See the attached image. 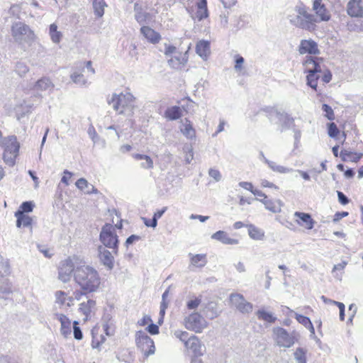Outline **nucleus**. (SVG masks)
Here are the masks:
<instances>
[{
    "mask_svg": "<svg viewBox=\"0 0 363 363\" xmlns=\"http://www.w3.org/2000/svg\"><path fill=\"white\" fill-rule=\"evenodd\" d=\"M74 279L85 293L96 291L101 283L98 272L94 267L85 264L75 268Z\"/></svg>",
    "mask_w": 363,
    "mask_h": 363,
    "instance_id": "nucleus-1",
    "label": "nucleus"
},
{
    "mask_svg": "<svg viewBox=\"0 0 363 363\" xmlns=\"http://www.w3.org/2000/svg\"><path fill=\"white\" fill-rule=\"evenodd\" d=\"M135 98L130 92L120 94L118 95L114 94L110 99H108V104H111L113 108L118 111V114L131 116L133 114L135 108Z\"/></svg>",
    "mask_w": 363,
    "mask_h": 363,
    "instance_id": "nucleus-2",
    "label": "nucleus"
},
{
    "mask_svg": "<svg viewBox=\"0 0 363 363\" xmlns=\"http://www.w3.org/2000/svg\"><path fill=\"white\" fill-rule=\"evenodd\" d=\"M99 241L106 248L113 250L114 255H118L119 239L117 235L115 227L111 224L106 223L101 230L99 234Z\"/></svg>",
    "mask_w": 363,
    "mask_h": 363,
    "instance_id": "nucleus-3",
    "label": "nucleus"
},
{
    "mask_svg": "<svg viewBox=\"0 0 363 363\" xmlns=\"http://www.w3.org/2000/svg\"><path fill=\"white\" fill-rule=\"evenodd\" d=\"M0 146L4 149L3 154L4 162L10 167L13 166L20 148L16 137L11 135L4 138L0 141Z\"/></svg>",
    "mask_w": 363,
    "mask_h": 363,
    "instance_id": "nucleus-4",
    "label": "nucleus"
},
{
    "mask_svg": "<svg viewBox=\"0 0 363 363\" xmlns=\"http://www.w3.org/2000/svg\"><path fill=\"white\" fill-rule=\"evenodd\" d=\"M291 12L288 14L290 23H316L315 15L302 2H299Z\"/></svg>",
    "mask_w": 363,
    "mask_h": 363,
    "instance_id": "nucleus-5",
    "label": "nucleus"
},
{
    "mask_svg": "<svg viewBox=\"0 0 363 363\" xmlns=\"http://www.w3.org/2000/svg\"><path fill=\"white\" fill-rule=\"evenodd\" d=\"M135 342L137 347L145 355L149 356L155 353V347L154 342L144 331L140 330L136 333Z\"/></svg>",
    "mask_w": 363,
    "mask_h": 363,
    "instance_id": "nucleus-6",
    "label": "nucleus"
},
{
    "mask_svg": "<svg viewBox=\"0 0 363 363\" xmlns=\"http://www.w3.org/2000/svg\"><path fill=\"white\" fill-rule=\"evenodd\" d=\"M12 34L15 40L19 43H29L34 38L33 30L26 24H13Z\"/></svg>",
    "mask_w": 363,
    "mask_h": 363,
    "instance_id": "nucleus-7",
    "label": "nucleus"
},
{
    "mask_svg": "<svg viewBox=\"0 0 363 363\" xmlns=\"http://www.w3.org/2000/svg\"><path fill=\"white\" fill-rule=\"evenodd\" d=\"M268 117L272 122H274L280 125L281 132L284 130L289 129L291 125L294 123V118L290 117L289 114L274 108L271 109Z\"/></svg>",
    "mask_w": 363,
    "mask_h": 363,
    "instance_id": "nucleus-8",
    "label": "nucleus"
},
{
    "mask_svg": "<svg viewBox=\"0 0 363 363\" xmlns=\"http://www.w3.org/2000/svg\"><path fill=\"white\" fill-rule=\"evenodd\" d=\"M274 338L278 346L282 347H291L295 342L293 334H289L286 329L277 327L273 329Z\"/></svg>",
    "mask_w": 363,
    "mask_h": 363,
    "instance_id": "nucleus-9",
    "label": "nucleus"
},
{
    "mask_svg": "<svg viewBox=\"0 0 363 363\" xmlns=\"http://www.w3.org/2000/svg\"><path fill=\"white\" fill-rule=\"evenodd\" d=\"M115 256L113 250L110 251L104 246L97 247V257L100 263L108 270H112L114 267Z\"/></svg>",
    "mask_w": 363,
    "mask_h": 363,
    "instance_id": "nucleus-10",
    "label": "nucleus"
},
{
    "mask_svg": "<svg viewBox=\"0 0 363 363\" xmlns=\"http://www.w3.org/2000/svg\"><path fill=\"white\" fill-rule=\"evenodd\" d=\"M184 320L186 328L196 333H201L206 326V320L198 313H191Z\"/></svg>",
    "mask_w": 363,
    "mask_h": 363,
    "instance_id": "nucleus-11",
    "label": "nucleus"
},
{
    "mask_svg": "<svg viewBox=\"0 0 363 363\" xmlns=\"http://www.w3.org/2000/svg\"><path fill=\"white\" fill-rule=\"evenodd\" d=\"M230 301L242 313H249L252 311V304L247 301L243 295L240 294H231L230 295Z\"/></svg>",
    "mask_w": 363,
    "mask_h": 363,
    "instance_id": "nucleus-12",
    "label": "nucleus"
},
{
    "mask_svg": "<svg viewBox=\"0 0 363 363\" xmlns=\"http://www.w3.org/2000/svg\"><path fill=\"white\" fill-rule=\"evenodd\" d=\"M75 268L73 267L72 262L70 259H65L60 262L58 269V278L62 282L66 283L71 279L72 274L74 273Z\"/></svg>",
    "mask_w": 363,
    "mask_h": 363,
    "instance_id": "nucleus-13",
    "label": "nucleus"
},
{
    "mask_svg": "<svg viewBox=\"0 0 363 363\" xmlns=\"http://www.w3.org/2000/svg\"><path fill=\"white\" fill-rule=\"evenodd\" d=\"M185 347L191 352L195 358L202 356L206 351L204 345H202L199 338L195 335H191L186 341Z\"/></svg>",
    "mask_w": 363,
    "mask_h": 363,
    "instance_id": "nucleus-14",
    "label": "nucleus"
},
{
    "mask_svg": "<svg viewBox=\"0 0 363 363\" xmlns=\"http://www.w3.org/2000/svg\"><path fill=\"white\" fill-rule=\"evenodd\" d=\"M323 62V59L322 57L306 56L303 62L306 67L304 72H313L315 74H320L323 72L320 65Z\"/></svg>",
    "mask_w": 363,
    "mask_h": 363,
    "instance_id": "nucleus-15",
    "label": "nucleus"
},
{
    "mask_svg": "<svg viewBox=\"0 0 363 363\" xmlns=\"http://www.w3.org/2000/svg\"><path fill=\"white\" fill-rule=\"evenodd\" d=\"M298 52L301 55L308 53L316 55L320 53L318 44L313 40H302L299 45Z\"/></svg>",
    "mask_w": 363,
    "mask_h": 363,
    "instance_id": "nucleus-16",
    "label": "nucleus"
},
{
    "mask_svg": "<svg viewBox=\"0 0 363 363\" xmlns=\"http://www.w3.org/2000/svg\"><path fill=\"white\" fill-rule=\"evenodd\" d=\"M323 0H314L313 10L315 11V17L319 18L321 21H328L330 19V13L323 4Z\"/></svg>",
    "mask_w": 363,
    "mask_h": 363,
    "instance_id": "nucleus-17",
    "label": "nucleus"
},
{
    "mask_svg": "<svg viewBox=\"0 0 363 363\" xmlns=\"http://www.w3.org/2000/svg\"><path fill=\"white\" fill-rule=\"evenodd\" d=\"M140 33L147 41L152 44L158 43L161 39L160 34L148 26L141 27Z\"/></svg>",
    "mask_w": 363,
    "mask_h": 363,
    "instance_id": "nucleus-18",
    "label": "nucleus"
},
{
    "mask_svg": "<svg viewBox=\"0 0 363 363\" xmlns=\"http://www.w3.org/2000/svg\"><path fill=\"white\" fill-rule=\"evenodd\" d=\"M347 13L352 17H363L362 0H350L347 4Z\"/></svg>",
    "mask_w": 363,
    "mask_h": 363,
    "instance_id": "nucleus-19",
    "label": "nucleus"
},
{
    "mask_svg": "<svg viewBox=\"0 0 363 363\" xmlns=\"http://www.w3.org/2000/svg\"><path fill=\"white\" fill-rule=\"evenodd\" d=\"M196 54L203 60H207L211 54L210 42L199 40L196 45Z\"/></svg>",
    "mask_w": 363,
    "mask_h": 363,
    "instance_id": "nucleus-20",
    "label": "nucleus"
},
{
    "mask_svg": "<svg viewBox=\"0 0 363 363\" xmlns=\"http://www.w3.org/2000/svg\"><path fill=\"white\" fill-rule=\"evenodd\" d=\"M294 216L301 221V223L298 221V224L304 226L306 229L311 230L313 228L315 221L309 213L296 211L294 213Z\"/></svg>",
    "mask_w": 363,
    "mask_h": 363,
    "instance_id": "nucleus-21",
    "label": "nucleus"
},
{
    "mask_svg": "<svg viewBox=\"0 0 363 363\" xmlns=\"http://www.w3.org/2000/svg\"><path fill=\"white\" fill-rule=\"evenodd\" d=\"M211 238L218 240L225 245H237L238 240L230 238L228 237V233L223 230H218L211 235Z\"/></svg>",
    "mask_w": 363,
    "mask_h": 363,
    "instance_id": "nucleus-22",
    "label": "nucleus"
},
{
    "mask_svg": "<svg viewBox=\"0 0 363 363\" xmlns=\"http://www.w3.org/2000/svg\"><path fill=\"white\" fill-rule=\"evenodd\" d=\"M54 84L48 77H42L38 79L34 86V89L37 91H52L54 89Z\"/></svg>",
    "mask_w": 363,
    "mask_h": 363,
    "instance_id": "nucleus-23",
    "label": "nucleus"
},
{
    "mask_svg": "<svg viewBox=\"0 0 363 363\" xmlns=\"http://www.w3.org/2000/svg\"><path fill=\"white\" fill-rule=\"evenodd\" d=\"M5 21L9 23H20L18 20L21 19V8L18 5H13L7 11L4 17Z\"/></svg>",
    "mask_w": 363,
    "mask_h": 363,
    "instance_id": "nucleus-24",
    "label": "nucleus"
},
{
    "mask_svg": "<svg viewBox=\"0 0 363 363\" xmlns=\"http://www.w3.org/2000/svg\"><path fill=\"white\" fill-rule=\"evenodd\" d=\"M75 185L79 189L83 191L85 194H91L98 193V190L91 184H89L84 178L79 179L76 182Z\"/></svg>",
    "mask_w": 363,
    "mask_h": 363,
    "instance_id": "nucleus-25",
    "label": "nucleus"
},
{
    "mask_svg": "<svg viewBox=\"0 0 363 363\" xmlns=\"http://www.w3.org/2000/svg\"><path fill=\"white\" fill-rule=\"evenodd\" d=\"M189 49V48H188ZM188 52L187 50L184 55L179 56H175L168 60V64L170 67L174 69L180 68L181 65H184L188 61Z\"/></svg>",
    "mask_w": 363,
    "mask_h": 363,
    "instance_id": "nucleus-26",
    "label": "nucleus"
},
{
    "mask_svg": "<svg viewBox=\"0 0 363 363\" xmlns=\"http://www.w3.org/2000/svg\"><path fill=\"white\" fill-rule=\"evenodd\" d=\"M15 217L16 218V226L18 228L31 226L32 218L29 216L23 214V212L16 211Z\"/></svg>",
    "mask_w": 363,
    "mask_h": 363,
    "instance_id": "nucleus-27",
    "label": "nucleus"
},
{
    "mask_svg": "<svg viewBox=\"0 0 363 363\" xmlns=\"http://www.w3.org/2000/svg\"><path fill=\"white\" fill-rule=\"evenodd\" d=\"M182 116V110L178 106L168 107L164 111V117L169 121H176Z\"/></svg>",
    "mask_w": 363,
    "mask_h": 363,
    "instance_id": "nucleus-28",
    "label": "nucleus"
},
{
    "mask_svg": "<svg viewBox=\"0 0 363 363\" xmlns=\"http://www.w3.org/2000/svg\"><path fill=\"white\" fill-rule=\"evenodd\" d=\"M57 319L61 323V333L65 337L71 333V322L69 318L63 314H57Z\"/></svg>",
    "mask_w": 363,
    "mask_h": 363,
    "instance_id": "nucleus-29",
    "label": "nucleus"
},
{
    "mask_svg": "<svg viewBox=\"0 0 363 363\" xmlns=\"http://www.w3.org/2000/svg\"><path fill=\"white\" fill-rule=\"evenodd\" d=\"M183 128H181V132L182 134L189 139H193L195 138V130L193 128L190 121L188 118H184L182 121Z\"/></svg>",
    "mask_w": 363,
    "mask_h": 363,
    "instance_id": "nucleus-30",
    "label": "nucleus"
},
{
    "mask_svg": "<svg viewBox=\"0 0 363 363\" xmlns=\"http://www.w3.org/2000/svg\"><path fill=\"white\" fill-rule=\"evenodd\" d=\"M84 71V66H82L79 70H74L70 75L72 81L79 86L86 85L87 80L85 79L84 74H82Z\"/></svg>",
    "mask_w": 363,
    "mask_h": 363,
    "instance_id": "nucleus-31",
    "label": "nucleus"
},
{
    "mask_svg": "<svg viewBox=\"0 0 363 363\" xmlns=\"http://www.w3.org/2000/svg\"><path fill=\"white\" fill-rule=\"evenodd\" d=\"M191 258V264L197 267H203L207 263L206 255L205 254L193 255L189 254Z\"/></svg>",
    "mask_w": 363,
    "mask_h": 363,
    "instance_id": "nucleus-32",
    "label": "nucleus"
},
{
    "mask_svg": "<svg viewBox=\"0 0 363 363\" xmlns=\"http://www.w3.org/2000/svg\"><path fill=\"white\" fill-rule=\"evenodd\" d=\"M249 236L255 240H262L264 238V233L262 230L257 228L254 225H249L248 226Z\"/></svg>",
    "mask_w": 363,
    "mask_h": 363,
    "instance_id": "nucleus-33",
    "label": "nucleus"
},
{
    "mask_svg": "<svg viewBox=\"0 0 363 363\" xmlns=\"http://www.w3.org/2000/svg\"><path fill=\"white\" fill-rule=\"evenodd\" d=\"M95 305V301L91 299H89L86 302H82V303H80L79 310L85 315V320L88 319L91 312V309L94 308Z\"/></svg>",
    "mask_w": 363,
    "mask_h": 363,
    "instance_id": "nucleus-34",
    "label": "nucleus"
},
{
    "mask_svg": "<svg viewBox=\"0 0 363 363\" xmlns=\"http://www.w3.org/2000/svg\"><path fill=\"white\" fill-rule=\"evenodd\" d=\"M94 14L98 17L103 16L104 13V7L106 4L104 0H94L92 3Z\"/></svg>",
    "mask_w": 363,
    "mask_h": 363,
    "instance_id": "nucleus-35",
    "label": "nucleus"
},
{
    "mask_svg": "<svg viewBox=\"0 0 363 363\" xmlns=\"http://www.w3.org/2000/svg\"><path fill=\"white\" fill-rule=\"evenodd\" d=\"M307 85L313 90L317 91L318 81L320 77V74H315L313 72H306Z\"/></svg>",
    "mask_w": 363,
    "mask_h": 363,
    "instance_id": "nucleus-36",
    "label": "nucleus"
},
{
    "mask_svg": "<svg viewBox=\"0 0 363 363\" xmlns=\"http://www.w3.org/2000/svg\"><path fill=\"white\" fill-rule=\"evenodd\" d=\"M257 315L259 319L263 320L270 323H274L277 320V318L274 317L271 313L267 312L264 310L257 311Z\"/></svg>",
    "mask_w": 363,
    "mask_h": 363,
    "instance_id": "nucleus-37",
    "label": "nucleus"
},
{
    "mask_svg": "<svg viewBox=\"0 0 363 363\" xmlns=\"http://www.w3.org/2000/svg\"><path fill=\"white\" fill-rule=\"evenodd\" d=\"M306 350L303 347H298L294 355L297 363H306Z\"/></svg>",
    "mask_w": 363,
    "mask_h": 363,
    "instance_id": "nucleus-38",
    "label": "nucleus"
},
{
    "mask_svg": "<svg viewBox=\"0 0 363 363\" xmlns=\"http://www.w3.org/2000/svg\"><path fill=\"white\" fill-rule=\"evenodd\" d=\"M259 201L264 205L266 209L272 211V213H278L281 211L280 206L275 205L272 200L263 199Z\"/></svg>",
    "mask_w": 363,
    "mask_h": 363,
    "instance_id": "nucleus-39",
    "label": "nucleus"
},
{
    "mask_svg": "<svg viewBox=\"0 0 363 363\" xmlns=\"http://www.w3.org/2000/svg\"><path fill=\"white\" fill-rule=\"evenodd\" d=\"M57 27L56 24H50V37H51L52 40L55 43H59L60 41L61 37H62L61 33L57 31Z\"/></svg>",
    "mask_w": 363,
    "mask_h": 363,
    "instance_id": "nucleus-40",
    "label": "nucleus"
},
{
    "mask_svg": "<svg viewBox=\"0 0 363 363\" xmlns=\"http://www.w3.org/2000/svg\"><path fill=\"white\" fill-rule=\"evenodd\" d=\"M29 71L28 67L25 62H18L15 66V72L20 76L23 77Z\"/></svg>",
    "mask_w": 363,
    "mask_h": 363,
    "instance_id": "nucleus-41",
    "label": "nucleus"
},
{
    "mask_svg": "<svg viewBox=\"0 0 363 363\" xmlns=\"http://www.w3.org/2000/svg\"><path fill=\"white\" fill-rule=\"evenodd\" d=\"M34 204L31 201H24L20 206L19 209L17 211L23 212V214L33 211Z\"/></svg>",
    "mask_w": 363,
    "mask_h": 363,
    "instance_id": "nucleus-42",
    "label": "nucleus"
},
{
    "mask_svg": "<svg viewBox=\"0 0 363 363\" xmlns=\"http://www.w3.org/2000/svg\"><path fill=\"white\" fill-rule=\"evenodd\" d=\"M322 111L325 112V117H326L329 121H333L335 119L334 111L329 105L323 104L322 105Z\"/></svg>",
    "mask_w": 363,
    "mask_h": 363,
    "instance_id": "nucleus-43",
    "label": "nucleus"
},
{
    "mask_svg": "<svg viewBox=\"0 0 363 363\" xmlns=\"http://www.w3.org/2000/svg\"><path fill=\"white\" fill-rule=\"evenodd\" d=\"M11 292V284L9 281L6 280L0 284V294L7 295Z\"/></svg>",
    "mask_w": 363,
    "mask_h": 363,
    "instance_id": "nucleus-44",
    "label": "nucleus"
},
{
    "mask_svg": "<svg viewBox=\"0 0 363 363\" xmlns=\"http://www.w3.org/2000/svg\"><path fill=\"white\" fill-rule=\"evenodd\" d=\"M194 16H195L193 18L197 19L199 21L203 20L208 16V9H196Z\"/></svg>",
    "mask_w": 363,
    "mask_h": 363,
    "instance_id": "nucleus-45",
    "label": "nucleus"
},
{
    "mask_svg": "<svg viewBox=\"0 0 363 363\" xmlns=\"http://www.w3.org/2000/svg\"><path fill=\"white\" fill-rule=\"evenodd\" d=\"M340 131L335 123H330L328 124V133L330 138H335L339 134Z\"/></svg>",
    "mask_w": 363,
    "mask_h": 363,
    "instance_id": "nucleus-46",
    "label": "nucleus"
},
{
    "mask_svg": "<svg viewBox=\"0 0 363 363\" xmlns=\"http://www.w3.org/2000/svg\"><path fill=\"white\" fill-rule=\"evenodd\" d=\"M134 9L135 11V19L138 23H142L145 20L144 14L142 13V8L139 6L138 3H135L134 5Z\"/></svg>",
    "mask_w": 363,
    "mask_h": 363,
    "instance_id": "nucleus-47",
    "label": "nucleus"
},
{
    "mask_svg": "<svg viewBox=\"0 0 363 363\" xmlns=\"http://www.w3.org/2000/svg\"><path fill=\"white\" fill-rule=\"evenodd\" d=\"M78 321L75 320L73 323V334L74 337L76 340H80L83 338V334L80 329V328L78 326Z\"/></svg>",
    "mask_w": 363,
    "mask_h": 363,
    "instance_id": "nucleus-48",
    "label": "nucleus"
},
{
    "mask_svg": "<svg viewBox=\"0 0 363 363\" xmlns=\"http://www.w3.org/2000/svg\"><path fill=\"white\" fill-rule=\"evenodd\" d=\"M174 335L184 343V346L190 337L189 333L186 331L177 330L174 332Z\"/></svg>",
    "mask_w": 363,
    "mask_h": 363,
    "instance_id": "nucleus-49",
    "label": "nucleus"
},
{
    "mask_svg": "<svg viewBox=\"0 0 363 363\" xmlns=\"http://www.w3.org/2000/svg\"><path fill=\"white\" fill-rule=\"evenodd\" d=\"M201 300L199 298H195L193 300H190L186 303L187 308L190 310L195 309L201 303Z\"/></svg>",
    "mask_w": 363,
    "mask_h": 363,
    "instance_id": "nucleus-50",
    "label": "nucleus"
},
{
    "mask_svg": "<svg viewBox=\"0 0 363 363\" xmlns=\"http://www.w3.org/2000/svg\"><path fill=\"white\" fill-rule=\"evenodd\" d=\"M296 318L299 323L302 324L306 328L308 327V325L311 322L309 318L303 315L297 314Z\"/></svg>",
    "mask_w": 363,
    "mask_h": 363,
    "instance_id": "nucleus-51",
    "label": "nucleus"
},
{
    "mask_svg": "<svg viewBox=\"0 0 363 363\" xmlns=\"http://www.w3.org/2000/svg\"><path fill=\"white\" fill-rule=\"evenodd\" d=\"M337 198H338V201L342 205H347L349 203L350 199L342 191H337Z\"/></svg>",
    "mask_w": 363,
    "mask_h": 363,
    "instance_id": "nucleus-52",
    "label": "nucleus"
},
{
    "mask_svg": "<svg viewBox=\"0 0 363 363\" xmlns=\"http://www.w3.org/2000/svg\"><path fill=\"white\" fill-rule=\"evenodd\" d=\"M142 220H143L144 224L147 227H151V228H156L157 225V221L155 220V218H152L151 219H148L146 218H142Z\"/></svg>",
    "mask_w": 363,
    "mask_h": 363,
    "instance_id": "nucleus-53",
    "label": "nucleus"
},
{
    "mask_svg": "<svg viewBox=\"0 0 363 363\" xmlns=\"http://www.w3.org/2000/svg\"><path fill=\"white\" fill-rule=\"evenodd\" d=\"M208 174L211 177L213 178L216 182H219L221 179V174L218 169H210Z\"/></svg>",
    "mask_w": 363,
    "mask_h": 363,
    "instance_id": "nucleus-54",
    "label": "nucleus"
},
{
    "mask_svg": "<svg viewBox=\"0 0 363 363\" xmlns=\"http://www.w3.org/2000/svg\"><path fill=\"white\" fill-rule=\"evenodd\" d=\"M244 62H245L244 58L242 56L237 55L235 56V69L236 71H240L242 69V65L244 63Z\"/></svg>",
    "mask_w": 363,
    "mask_h": 363,
    "instance_id": "nucleus-55",
    "label": "nucleus"
},
{
    "mask_svg": "<svg viewBox=\"0 0 363 363\" xmlns=\"http://www.w3.org/2000/svg\"><path fill=\"white\" fill-rule=\"evenodd\" d=\"M66 293L62 291H57L55 292L56 301L63 304L65 301Z\"/></svg>",
    "mask_w": 363,
    "mask_h": 363,
    "instance_id": "nucleus-56",
    "label": "nucleus"
},
{
    "mask_svg": "<svg viewBox=\"0 0 363 363\" xmlns=\"http://www.w3.org/2000/svg\"><path fill=\"white\" fill-rule=\"evenodd\" d=\"M352 155V152H350L346 150H342L340 153V157H341V160L344 162L350 160V158H351Z\"/></svg>",
    "mask_w": 363,
    "mask_h": 363,
    "instance_id": "nucleus-57",
    "label": "nucleus"
},
{
    "mask_svg": "<svg viewBox=\"0 0 363 363\" xmlns=\"http://www.w3.org/2000/svg\"><path fill=\"white\" fill-rule=\"evenodd\" d=\"M323 74L322 75V81L327 84L329 83L332 79V73L329 69L323 70Z\"/></svg>",
    "mask_w": 363,
    "mask_h": 363,
    "instance_id": "nucleus-58",
    "label": "nucleus"
},
{
    "mask_svg": "<svg viewBox=\"0 0 363 363\" xmlns=\"http://www.w3.org/2000/svg\"><path fill=\"white\" fill-rule=\"evenodd\" d=\"M186 154L185 156V161L186 163L190 164L192 160L194 159V152L193 150L190 147H186Z\"/></svg>",
    "mask_w": 363,
    "mask_h": 363,
    "instance_id": "nucleus-59",
    "label": "nucleus"
},
{
    "mask_svg": "<svg viewBox=\"0 0 363 363\" xmlns=\"http://www.w3.org/2000/svg\"><path fill=\"white\" fill-rule=\"evenodd\" d=\"M146 330H147V332L149 333H150L151 335H157L159 333V327L157 325L155 324V323H151L150 324Z\"/></svg>",
    "mask_w": 363,
    "mask_h": 363,
    "instance_id": "nucleus-60",
    "label": "nucleus"
},
{
    "mask_svg": "<svg viewBox=\"0 0 363 363\" xmlns=\"http://www.w3.org/2000/svg\"><path fill=\"white\" fill-rule=\"evenodd\" d=\"M140 166L144 169H151L153 167V161L150 158V157L148 156L147 158L145 159V162H143L140 164Z\"/></svg>",
    "mask_w": 363,
    "mask_h": 363,
    "instance_id": "nucleus-61",
    "label": "nucleus"
},
{
    "mask_svg": "<svg viewBox=\"0 0 363 363\" xmlns=\"http://www.w3.org/2000/svg\"><path fill=\"white\" fill-rule=\"evenodd\" d=\"M139 240H140V236L136 235H131L126 239V240L125 242V245L128 247L129 245H132L133 242H135V241H138Z\"/></svg>",
    "mask_w": 363,
    "mask_h": 363,
    "instance_id": "nucleus-62",
    "label": "nucleus"
},
{
    "mask_svg": "<svg viewBox=\"0 0 363 363\" xmlns=\"http://www.w3.org/2000/svg\"><path fill=\"white\" fill-rule=\"evenodd\" d=\"M348 214L349 213L347 211L337 212L334 215V218H333V220L334 223H336V222L339 221L340 219H342V218L347 216Z\"/></svg>",
    "mask_w": 363,
    "mask_h": 363,
    "instance_id": "nucleus-63",
    "label": "nucleus"
},
{
    "mask_svg": "<svg viewBox=\"0 0 363 363\" xmlns=\"http://www.w3.org/2000/svg\"><path fill=\"white\" fill-rule=\"evenodd\" d=\"M226 9L231 8L237 4V0H220Z\"/></svg>",
    "mask_w": 363,
    "mask_h": 363,
    "instance_id": "nucleus-64",
    "label": "nucleus"
}]
</instances>
